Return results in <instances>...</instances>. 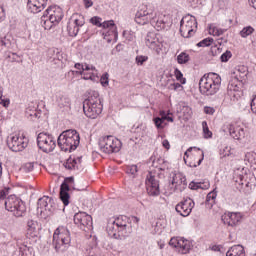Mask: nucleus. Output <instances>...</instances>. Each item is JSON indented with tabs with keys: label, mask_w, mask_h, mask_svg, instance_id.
<instances>
[{
	"label": "nucleus",
	"mask_w": 256,
	"mask_h": 256,
	"mask_svg": "<svg viewBox=\"0 0 256 256\" xmlns=\"http://www.w3.org/2000/svg\"><path fill=\"white\" fill-rule=\"evenodd\" d=\"M34 167H35V165L33 164V162H28L23 165L22 171H24V173H31V171H33Z\"/></svg>",
	"instance_id": "46"
},
{
	"label": "nucleus",
	"mask_w": 256,
	"mask_h": 256,
	"mask_svg": "<svg viewBox=\"0 0 256 256\" xmlns=\"http://www.w3.org/2000/svg\"><path fill=\"white\" fill-rule=\"evenodd\" d=\"M81 159L82 157H73V156H70L66 162H64V167L65 169H68V171H75V169H81Z\"/></svg>",
	"instance_id": "25"
},
{
	"label": "nucleus",
	"mask_w": 256,
	"mask_h": 256,
	"mask_svg": "<svg viewBox=\"0 0 256 256\" xmlns=\"http://www.w3.org/2000/svg\"><path fill=\"white\" fill-rule=\"evenodd\" d=\"M1 21H5V8L3 6H0V23Z\"/></svg>",
	"instance_id": "53"
},
{
	"label": "nucleus",
	"mask_w": 256,
	"mask_h": 256,
	"mask_svg": "<svg viewBox=\"0 0 256 256\" xmlns=\"http://www.w3.org/2000/svg\"><path fill=\"white\" fill-rule=\"evenodd\" d=\"M19 256H35V253L33 252V247L22 244L19 247Z\"/></svg>",
	"instance_id": "31"
},
{
	"label": "nucleus",
	"mask_w": 256,
	"mask_h": 256,
	"mask_svg": "<svg viewBox=\"0 0 256 256\" xmlns=\"http://www.w3.org/2000/svg\"><path fill=\"white\" fill-rule=\"evenodd\" d=\"M213 45V38H206L197 44V47H210Z\"/></svg>",
	"instance_id": "41"
},
{
	"label": "nucleus",
	"mask_w": 256,
	"mask_h": 256,
	"mask_svg": "<svg viewBox=\"0 0 256 256\" xmlns=\"http://www.w3.org/2000/svg\"><path fill=\"white\" fill-rule=\"evenodd\" d=\"M83 111L89 119H97L100 113H103V103L99 98V93H95L83 102Z\"/></svg>",
	"instance_id": "7"
},
{
	"label": "nucleus",
	"mask_w": 256,
	"mask_h": 256,
	"mask_svg": "<svg viewBox=\"0 0 256 256\" xmlns=\"http://www.w3.org/2000/svg\"><path fill=\"white\" fill-rule=\"evenodd\" d=\"M69 73H71L72 75H81L82 77H84L85 72L81 71V70H71Z\"/></svg>",
	"instance_id": "55"
},
{
	"label": "nucleus",
	"mask_w": 256,
	"mask_h": 256,
	"mask_svg": "<svg viewBox=\"0 0 256 256\" xmlns=\"http://www.w3.org/2000/svg\"><path fill=\"white\" fill-rule=\"evenodd\" d=\"M190 3H193V5H197V3H199V0H190Z\"/></svg>",
	"instance_id": "64"
},
{
	"label": "nucleus",
	"mask_w": 256,
	"mask_h": 256,
	"mask_svg": "<svg viewBox=\"0 0 256 256\" xmlns=\"http://www.w3.org/2000/svg\"><path fill=\"white\" fill-rule=\"evenodd\" d=\"M56 103H58L59 107H66V105H69V98L63 94H57Z\"/></svg>",
	"instance_id": "35"
},
{
	"label": "nucleus",
	"mask_w": 256,
	"mask_h": 256,
	"mask_svg": "<svg viewBox=\"0 0 256 256\" xmlns=\"http://www.w3.org/2000/svg\"><path fill=\"white\" fill-rule=\"evenodd\" d=\"M243 219V215L239 212H225L221 216V221L224 225H228V227H237L241 223Z\"/></svg>",
	"instance_id": "18"
},
{
	"label": "nucleus",
	"mask_w": 256,
	"mask_h": 256,
	"mask_svg": "<svg viewBox=\"0 0 256 256\" xmlns=\"http://www.w3.org/2000/svg\"><path fill=\"white\" fill-rule=\"evenodd\" d=\"M74 223L75 225H78L80 229H83L84 227H92L93 218L86 212H78L74 215Z\"/></svg>",
	"instance_id": "19"
},
{
	"label": "nucleus",
	"mask_w": 256,
	"mask_h": 256,
	"mask_svg": "<svg viewBox=\"0 0 256 256\" xmlns=\"http://www.w3.org/2000/svg\"><path fill=\"white\" fill-rule=\"evenodd\" d=\"M83 4L85 9H89L90 7H93V0H83Z\"/></svg>",
	"instance_id": "52"
},
{
	"label": "nucleus",
	"mask_w": 256,
	"mask_h": 256,
	"mask_svg": "<svg viewBox=\"0 0 256 256\" xmlns=\"http://www.w3.org/2000/svg\"><path fill=\"white\" fill-rule=\"evenodd\" d=\"M189 61H191V56L187 52H181L177 56V63L179 65H187V63H189Z\"/></svg>",
	"instance_id": "33"
},
{
	"label": "nucleus",
	"mask_w": 256,
	"mask_h": 256,
	"mask_svg": "<svg viewBox=\"0 0 256 256\" xmlns=\"http://www.w3.org/2000/svg\"><path fill=\"white\" fill-rule=\"evenodd\" d=\"M189 188L192 189V191H197L198 189H201V182H191Z\"/></svg>",
	"instance_id": "50"
},
{
	"label": "nucleus",
	"mask_w": 256,
	"mask_h": 256,
	"mask_svg": "<svg viewBox=\"0 0 256 256\" xmlns=\"http://www.w3.org/2000/svg\"><path fill=\"white\" fill-rule=\"evenodd\" d=\"M63 20V9L59 6H50L41 17L44 29H51L53 25H58Z\"/></svg>",
	"instance_id": "8"
},
{
	"label": "nucleus",
	"mask_w": 256,
	"mask_h": 256,
	"mask_svg": "<svg viewBox=\"0 0 256 256\" xmlns=\"http://www.w3.org/2000/svg\"><path fill=\"white\" fill-rule=\"evenodd\" d=\"M211 186V184L209 183V181H205L203 183H201L200 189H209V187Z\"/></svg>",
	"instance_id": "56"
},
{
	"label": "nucleus",
	"mask_w": 256,
	"mask_h": 256,
	"mask_svg": "<svg viewBox=\"0 0 256 256\" xmlns=\"http://www.w3.org/2000/svg\"><path fill=\"white\" fill-rule=\"evenodd\" d=\"M170 91H179V89H183V85L181 83H172L169 85Z\"/></svg>",
	"instance_id": "49"
},
{
	"label": "nucleus",
	"mask_w": 256,
	"mask_h": 256,
	"mask_svg": "<svg viewBox=\"0 0 256 256\" xmlns=\"http://www.w3.org/2000/svg\"><path fill=\"white\" fill-rule=\"evenodd\" d=\"M126 173L129 175V177L135 179V177H137V173H139V169L137 168V165H130L127 166Z\"/></svg>",
	"instance_id": "37"
},
{
	"label": "nucleus",
	"mask_w": 256,
	"mask_h": 256,
	"mask_svg": "<svg viewBox=\"0 0 256 256\" xmlns=\"http://www.w3.org/2000/svg\"><path fill=\"white\" fill-rule=\"evenodd\" d=\"M145 183L148 195L157 197V195L161 193L159 190V180H157V178H155L151 172L148 173Z\"/></svg>",
	"instance_id": "17"
},
{
	"label": "nucleus",
	"mask_w": 256,
	"mask_h": 256,
	"mask_svg": "<svg viewBox=\"0 0 256 256\" xmlns=\"http://www.w3.org/2000/svg\"><path fill=\"white\" fill-rule=\"evenodd\" d=\"M170 247L178 249L181 255H187L193 249V243L185 238L173 237L169 241Z\"/></svg>",
	"instance_id": "15"
},
{
	"label": "nucleus",
	"mask_w": 256,
	"mask_h": 256,
	"mask_svg": "<svg viewBox=\"0 0 256 256\" xmlns=\"http://www.w3.org/2000/svg\"><path fill=\"white\" fill-rule=\"evenodd\" d=\"M82 71L84 73L82 79L85 81H99V72L95 66L85 63Z\"/></svg>",
	"instance_id": "21"
},
{
	"label": "nucleus",
	"mask_w": 256,
	"mask_h": 256,
	"mask_svg": "<svg viewBox=\"0 0 256 256\" xmlns=\"http://www.w3.org/2000/svg\"><path fill=\"white\" fill-rule=\"evenodd\" d=\"M7 193L5 192V190L0 191V201H2V199H5Z\"/></svg>",
	"instance_id": "62"
},
{
	"label": "nucleus",
	"mask_w": 256,
	"mask_h": 256,
	"mask_svg": "<svg viewBox=\"0 0 256 256\" xmlns=\"http://www.w3.org/2000/svg\"><path fill=\"white\" fill-rule=\"evenodd\" d=\"M83 66L84 64H81V63H76L74 65L75 69H77V71H83Z\"/></svg>",
	"instance_id": "61"
},
{
	"label": "nucleus",
	"mask_w": 256,
	"mask_h": 256,
	"mask_svg": "<svg viewBox=\"0 0 256 256\" xmlns=\"http://www.w3.org/2000/svg\"><path fill=\"white\" fill-rule=\"evenodd\" d=\"M221 157H231L233 153L231 152V147L226 146L223 150H220Z\"/></svg>",
	"instance_id": "48"
},
{
	"label": "nucleus",
	"mask_w": 256,
	"mask_h": 256,
	"mask_svg": "<svg viewBox=\"0 0 256 256\" xmlns=\"http://www.w3.org/2000/svg\"><path fill=\"white\" fill-rule=\"evenodd\" d=\"M0 105H3L4 107H7V105H9V99H3V94L0 97Z\"/></svg>",
	"instance_id": "54"
},
{
	"label": "nucleus",
	"mask_w": 256,
	"mask_h": 256,
	"mask_svg": "<svg viewBox=\"0 0 256 256\" xmlns=\"http://www.w3.org/2000/svg\"><path fill=\"white\" fill-rule=\"evenodd\" d=\"M174 75H175V78L177 79V81H179V83H181V85H185V83H187V80L185 78H183V73L181 72V70H179V68H176L174 70Z\"/></svg>",
	"instance_id": "39"
},
{
	"label": "nucleus",
	"mask_w": 256,
	"mask_h": 256,
	"mask_svg": "<svg viewBox=\"0 0 256 256\" xmlns=\"http://www.w3.org/2000/svg\"><path fill=\"white\" fill-rule=\"evenodd\" d=\"M226 256H245V248L242 245H234L227 251Z\"/></svg>",
	"instance_id": "30"
},
{
	"label": "nucleus",
	"mask_w": 256,
	"mask_h": 256,
	"mask_svg": "<svg viewBox=\"0 0 256 256\" xmlns=\"http://www.w3.org/2000/svg\"><path fill=\"white\" fill-rule=\"evenodd\" d=\"M145 43L149 49L157 50L161 47V43L159 42V38L153 32H149L145 38Z\"/></svg>",
	"instance_id": "26"
},
{
	"label": "nucleus",
	"mask_w": 256,
	"mask_h": 256,
	"mask_svg": "<svg viewBox=\"0 0 256 256\" xmlns=\"http://www.w3.org/2000/svg\"><path fill=\"white\" fill-rule=\"evenodd\" d=\"M82 27H85V16L80 13L72 14L67 25V31L70 37H77Z\"/></svg>",
	"instance_id": "13"
},
{
	"label": "nucleus",
	"mask_w": 256,
	"mask_h": 256,
	"mask_svg": "<svg viewBox=\"0 0 256 256\" xmlns=\"http://www.w3.org/2000/svg\"><path fill=\"white\" fill-rule=\"evenodd\" d=\"M52 247L56 253H65L71 247V232L65 226H59L53 234Z\"/></svg>",
	"instance_id": "4"
},
{
	"label": "nucleus",
	"mask_w": 256,
	"mask_h": 256,
	"mask_svg": "<svg viewBox=\"0 0 256 256\" xmlns=\"http://www.w3.org/2000/svg\"><path fill=\"white\" fill-rule=\"evenodd\" d=\"M172 185L176 191H185L187 189V178L180 172L172 175Z\"/></svg>",
	"instance_id": "22"
},
{
	"label": "nucleus",
	"mask_w": 256,
	"mask_h": 256,
	"mask_svg": "<svg viewBox=\"0 0 256 256\" xmlns=\"http://www.w3.org/2000/svg\"><path fill=\"white\" fill-rule=\"evenodd\" d=\"M237 72L239 73L240 79H245L247 77V67L238 66Z\"/></svg>",
	"instance_id": "44"
},
{
	"label": "nucleus",
	"mask_w": 256,
	"mask_h": 256,
	"mask_svg": "<svg viewBox=\"0 0 256 256\" xmlns=\"http://www.w3.org/2000/svg\"><path fill=\"white\" fill-rule=\"evenodd\" d=\"M203 135L204 139H211L213 137V132L209 130V126L207 125V121L202 122Z\"/></svg>",
	"instance_id": "38"
},
{
	"label": "nucleus",
	"mask_w": 256,
	"mask_h": 256,
	"mask_svg": "<svg viewBox=\"0 0 256 256\" xmlns=\"http://www.w3.org/2000/svg\"><path fill=\"white\" fill-rule=\"evenodd\" d=\"M100 83L102 87H108L109 86V73H104L100 78Z\"/></svg>",
	"instance_id": "43"
},
{
	"label": "nucleus",
	"mask_w": 256,
	"mask_h": 256,
	"mask_svg": "<svg viewBox=\"0 0 256 256\" xmlns=\"http://www.w3.org/2000/svg\"><path fill=\"white\" fill-rule=\"evenodd\" d=\"M204 113H206V115H213L215 113V108L206 106L204 107Z\"/></svg>",
	"instance_id": "51"
},
{
	"label": "nucleus",
	"mask_w": 256,
	"mask_h": 256,
	"mask_svg": "<svg viewBox=\"0 0 256 256\" xmlns=\"http://www.w3.org/2000/svg\"><path fill=\"white\" fill-rule=\"evenodd\" d=\"M166 121H168V122H170V123H173V117H171V116H168L167 118H166Z\"/></svg>",
	"instance_id": "63"
},
{
	"label": "nucleus",
	"mask_w": 256,
	"mask_h": 256,
	"mask_svg": "<svg viewBox=\"0 0 256 256\" xmlns=\"http://www.w3.org/2000/svg\"><path fill=\"white\" fill-rule=\"evenodd\" d=\"M231 57H233V54L231 53V51L227 50L221 55L220 60L222 61V63H227V61H229Z\"/></svg>",
	"instance_id": "45"
},
{
	"label": "nucleus",
	"mask_w": 256,
	"mask_h": 256,
	"mask_svg": "<svg viewBox=\"0 0 256 256\" xmlns=\"http://www.w3.org/2000/svg\"><path fill=\"white\" fill-rule=\"evenodd\" d=\"M193 149L197 150V151H201V149L197 148V147H190L187 149V151L185 152V156L189 157V153H191L193 151Z\"/></svg>",
	"instance_id": "59"
},
{
	"label": "nucleus",
	"mask_w": 256,
	"mask_h": 256,
	"mask_svg": "<svg viewBox=\"0 0 256 256\" xmlns=\"http://www.w3.org/2000/svg\"><path fill=\"white\" fill-rule=\"evenodd\" d=\"M47 7V0H28L27 9L29 13H41Z\"/></svg>",
	"instance_id": "23"
},
{
	"label": "nucleus",
	"mask_w": 256,
	"mask_h": 256,
	"mask_svg": "<svg viewBox=\"0 0 256 256\" xmlns=\"http://www.w3.org/2000/svg\"><path fill=\"white\" fill-rule=\"evenodd\" d=\"M157 163H159V165H161V163H165V161L163 159H158V160H154L153 161V166L154 167H159V165H157Z\"/></svg>",
	"instance_id": "60"
},
{
	"label": "nucleus",
	"mask_w": 256,
	"mask_h": 256,
	"mask_svg": "<svg viewBox=\"0 0 256 256\" xmlns=\"http://www.w3.org/2000/svg\"><path fill=\"white\" fill-rule=\"evenodd\" d=\"M37 205L38 213H43L44 211H49L50 213H53V207L55 203L53 202V198L49 196H43L38 200Z\"/></svg>",
	"instance_id": "20"
},
{
	"label": "nucleus",
	"mask_w": 256,
	"mask_h": 256,
	"mask_svg": "<svg viewBox=\"0 0 256 256\" xmlns=\"http://www.w3.org/2000/svg\"><path fill=\"white\" fill-rule=\"evenodd\" d=\"M228 131H229V134L231 135V137H233V139H236L237 141H239V139L245 138V129H243L239 126L234 127L232 124H230L228 126Z\"/></svg>",
	"instance_id": "28"
},
{
	"label": "nucleus",
	"mask_w": 256,
	"mask_h": 256,
	"mask_svg": "<svg viewBox=\"0 0 256 256\" xmlns=\"http://www.w3.org/2000/svg\"><path fill=\"white\" fill-rule=\"evenodd\" d=\"M197 31V19L194 16H184L180 22V33L185 39L193 37Z\"/></svg>",
	"instance_id": "11"
},
{
	"label": "nucleus",
	"mask_w": 256,
	"mask_h": 256,
	"mask_svg": "<svg viewBox=\"0 0 256 256\" xmlns=\"http://www.w3.org/2000/svg\"><path fill=\"white\" fill-rule=\"evenodd\" d=\"M135 61L138 66H141V65H143V63H146V61H149V57L143 56V55H138V56H136Z\"/></svg>",
	"instance_id": "42"
},
{
	"label": "nucleus",
	"mask_w": 256,
	"mask_h": 256,
	"mask_svg": "<svg viewBox=\"0 0 256 256\" xmlns=\"http://www.w3.org/2000/svg\"><path fill=\"white\" fill-rule=\"evenodd\" d=\"M107 233L114 239H127L131 235V226L127 222V216H120L107 225Z\"/></svg>",
	"instance_id": "2"
},
{
	"label": "nucleus",
	"mask_w": 256,
	"mask_h": 256,
	"mask_svg": "<svg viewBox=\"0 0 256 256\" xmlns=\"http://www.w3.org/2000/svg\"><path fill=\"white\" fill-rule=\"evenodd\" d=\"M162 145L164 149H167V150L171 149V144H169V140H163Z\"/></svg>",
	"instance_id": "57"
},
{
	"label": "nucleus",
	"mask_w": 256,
	"mask_h": 256,
	"mask_svg": "<svg viewBox=\"0 0 256 256\" xmlns=\"http://www.w3.org/2000/svg\"><path fill=\"white\" fill-rule=\"evenodd\" d=\"M193 207H195V202L191 198H186L180 203H178L175 207L176 212L181 215V217H189L191 212L193 211Z\"/></svg>",
	"instance_id": "16"
},
{
	"label": "nucleus",
	"mask_w": 256,
	"mask_h": 256,
	"mask_svg": "<svg viewBox=\"0 0 256 256\" xmlns=\"http://www.w3.org/2000/svg\"><path fill=\"white\" fill-rule=\"evenodd\" d=\"M37 145L44 153H51L57 147L55 137L49 133H39L37 136Z\"/></svg>",
	"instance_id": "14"
},
{
	"label": "nucleus",
	"mask_w": 256,
	"mask_h": 256,
	"mask_svg": "<svg viewBox=\"0 0 256 256\" xmlns=\"http://www.w3.org/2000/svg\"><path fill=\"white\" fill-rule=\"evenodd\" d=\"M138 25H147L150 23L156 31H167L171 27L169 16L155 11L153 4H142L135 16Z\"/></svg>",
	"instance_id": "1"
},
{
	"label": "nucleus",
	"mask_w": 256,
	"mask_h": 256,
	"mask_svg": "<svg viewBox=\"0 0 256 256\" xmlns=\"http://www.w3.org/2000/svg\"><path fill=\"white\" fill-rule=\"evenodd\" d=\"M245 159L248 161V163H251V165H256V153L255 152L246 153Z\"/></svg>",
	"instance_id": "40"
},
{
	"label": "nucleus",
	"mask_w": 256,
	"mask_h": 256,
	"mask_svg": "<svg viewBox=\"0 0 256 256\" xmlns=\"http://www.w3.org/2000/svg\"><path fill=\"white\" fill-rule=\"evenodd\" d=\"M80 142L81 138L76 130H66L62 132L57 140L58 147H60L61 151H68L69 153H71V151H75V149L79 147Z\"/></svg>",
	"instance_id": "5"
},
{
	"label": "nucleus",
	"mask_w": 256,
	"mask_h": 256,
	"mask_svg": "<svg viewBox=\"0 0 256 256\" xmlns=\"http://www.w3.org/2000/svg\"><path fill=\"white\" fill-rule=\"evenodd\" d=\"M26 117H28V119H39V117H41V112L37 111V109L35 108H31V106H29L26 109Z\"/></svg>",
	"instance_id": "34"
},
{
	"label": "nucleus",
	"mask_w": 256,
	"mask_h": 256,
	"mask_svg": "<svg viewBox=\"0 0 256 256\" xmlns=\"http://www.w3.org/2000/svg\"><path fill=\"white\" fill-rule=\"evenodd\" d=\"M199 89L202 95L211 97L221 89V76L217 73L205 74L199 81Z\"/></svg>",
	"instance_id": "3"
},
{
	"label": "nucleus",
	"mask_w": 256,
	"mask_h": 256,
	"mask_svg": "<svg viewBox=\"0 0 256 256\" xmlns=\"http://www.w3.org/2000/svg\"><path fill=\"white\" fill-rule=\"evenodd\" d=\"M159 115H160V117L153 118V123H154L156 129H159V130L165 129V126L167 125V123L165 121L169 115V112L167 113V112H165V110H161L159 112Z\"/></svg>",
	"instance_id": "27"
},
{
	"label": "nucleus",
	"mask_w": 256,
	"mask_h": 256,
	"mask_svg": "<svg viewBox=\"0 0 256 256\" xmlns=\"http://www.w3.org/2000/svg\"><path fill=\"white\" fill-rule=\"evenodd\" d=\"M255 32V28L251 27V26H246L244 27L241 31H240V36L243 39H247V37H249V35H253V33Z\"/></svg>",
	"instance_id": "36"
},
{
	"label": "nucleus",
	"mask_w": 256,
	"mask_h": 256,
	"mask_svg": "<svg viewBox=\"0 0 256 256\" xmlns=\"http://www.w3.org/2000/svg\"><path fill=\"white\" fill-rule=\"evenodd\" d=\"M100 151L106 153V155H111V153H119L121 151V140L114 136L104 137L100 144Z\"/></svg>",
	"instance_id": "12"
},
{
	"label": "nucleus",
	"mask_w": 256,
	"mask_h": 256,
	"mask_svg": "<svg viewBox=\"0 0 256 256\" xmlns=\"http://www.w3.org/2000/svg\"><path fill=\"white\" fill-rule=\"evenodd\" d=\"M227 29L219 28L215 25H210L209 27V34L213 35L214 37H221L223 33H226Z\"/></svg>",
	"instance_id": "32"
},
{
	"label": "nucleus",
	"mask_w": 256,
	"mask_h": 256,
	"mask_svg": "<svg viewBox=\"0 0 256 256\" xmlns=\"http://www.w3.org/2000/svg\"><path fill=\"white\" fill-rule=\"evenodd\" d=\"M5 209L6 211H10V213H13L14 217H23V215H25V212L27 211L25 203L22 202L21 199L15 195H10L5 200Z\"/></svg>",
	"instance_id": "9"
},
{
	"label": "nucleus",
	"mask_w": 256,
	"mask_h": 256,
	"mask_svg": "<svg viewBox=\"0 0 256 256\" xmlns=\"http://www.w3.org/2000/svg\"><path fill=\"white\" fill-rule=\"evenodd\" d=\"M26 237L27 239H32V241H37V237H39V231L37 230L36 221L28 220Z\"/></svg>",
	"instance_id": "24"
},
{
	"label": "nucleus",
	"mask_w": 256,
	"mask_h": 256,
	"mask_svg": "<svg viewBox=\"0 0 256 256\" xmlns=\"http://www.w3.org/2000/svg\"><path fill=\"white\" fill-rule=\"evenodd\" d=\"M215 199H217V191L214 189L206 196V201L209 203V201H212V203H215Z\"/></svg>",
	"instance_id": "47"
},
{
	"label": "nucleus",
	"mask_w": 256,
	"mask_h": 256,
	"mask_svg": "<svg viewBox=\"0 0 256 256\" xmlns=\"http://www.w3.org/2000/svg\"><path fill=\"white\" fill-rule=\"evenodd\" d=\"M103 21V19L99 16H94L90 18V23L92 25H95L96 27H101L103 30L102 35L104 39L108 42L111 43V41L117 40V37H119V33L117 32V25H115V21L113 20H108V21Z\"/></svg>",
	"instance_id": "6"
},
{
	"label": "nucleus",
	"mask_w": 256,
	"mask_h": 256,
	"mask_svg": "<svg viewBox=\"0 0 256 256\" xmlns=\"http://www.w3.org/2000/svg\"><path fill=\"white\" fill-rule=\"evenodd\" d=\"M7 145L11 151L19 153V151H24L27 145H29V138L23 133L10 134L7 139Z\"/></svg>",
	"instance_id": "10"
},
{
	"label": "nucleus",
	"mask_w": 256,
	"mask_h": 256,
	"mask_svg": "<svg viewBox=\"0 0 256 256\" xmlns=\"http://www.w3.org/2000/svg\"><path fill=\"white\" fill-rule=\"evenodd\" d=\"M60 199L65 206L69 205V184L63 182L60 186Z\"/></svg>",
	"instance_id": "29"
},
{
	"label": "nucleus",
	"mask_w": 256,
	"mask_h": 256,
	"mask_svg": "<svg viewBox=\"0 0 256 256\" xmlns=\"http://www.w3.org/2000/svg\"><path fill=\"white\" fill-rule=\"evenodd\" d=\"M201 155H202V157L198 160L197 164L190 165V167H199V165H201V163H203V157H204L203 151L201 152Z\"/></svg>",
	"instance_id": "58"
}]
</instances>
